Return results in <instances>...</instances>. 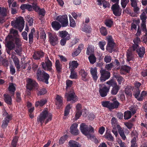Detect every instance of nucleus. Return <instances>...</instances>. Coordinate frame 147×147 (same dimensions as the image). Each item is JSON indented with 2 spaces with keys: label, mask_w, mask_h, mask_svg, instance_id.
<instances>
[{
  "label": "nucleus",
  "mask_w": 147,
  "mask_h": 147,
  "mask_svg": "<svg viewBox=\"0 0 147 147\" xmlns=\"http://www.w3.org/2000/svg\"><path fill=\"white\" fill-rule=\"evenodd\" d=\"M80 129L82 133L86 136L88 139L95 143L99 142L98 139L95 136L91 134V133L94 132V128L91 126H88L84 123H82L80 125Z\"/></svg>",
  "instance_id": "1"
},
{
  "label": "nucleus",
  "mask_w": 147,
  "mask_h": 147,
  "mask_svg": "<svg viewBox=\"0 0 147 147\" xmlns=\"http://www.w3.org/2000/svg\"><path fill=\"white\" fill-rule=\"evenodd\" d=\"M52 118V114L48 111L47 109H46L42 112L39 117L37 118V121L38 123H40L42 125L44 122L46 124L51 121Z\"/></svg>",
  "instance_id": "2"
},
{
  "label": "nucleus",
  "mask_w": 147,
  "mask_h": 147,
  "mask_svg": "<svg viewBox=\"0 0 147 147\" xmlns=\"http://www.w3.org/2000/svg\"><path fill=\"white\" fill-rule=\"evenodd\" d=\"M50 77L49 74L45 71H42L41 70L38 69L37 71L36 78L38 81H42L48 84V80Z\"/></svg>",
  "instance_id": "3"
},
{
  "label": "nucleus",
  "mask_w": 147,
  "mask_h": 147,
  "mask_svg": "<svg viewBox=\"0 0 147 147\" xmlns=\"http://www.w3.org/2000/svg\"><path fill=\"white\" fill-rule=\"evenodd\" d=\"M24 22L23 18L20 17L17 18L15 21H12L11 25L14 28L18 29L20 32H21L24 28Z\"/></svg>",
  "instance_id": "4"
},
{
  "label": "nucleus",
  "mask_w": 147,
  "mask_h": 147,
  "mask_svg": "<svg viewBox=\"0 0 147 147\" xmlns=\"http://www.w3.org/2000/svg\"><path fill=\"white\" fill-rule=\"evenodd\" d=\"M45 63L42 62L41 65L42 67L45 70L52 71V63L48 57H46L45 60Z\"/></svg>",
  "instance_id": "5"
},
{
  "label": "nucleus",
  "mask_w": 147,
  "mask_h": 147,
  "mask_svg": "<svg viewBox=\"0 0 147 147\" xmlns=\"http://www.w3.org/2000/svg\"><path fill=\"white\" fill-rule=\"evenodd\" d=\"M99 92L102 97L106 96L107 93L109 92L110 86L107 87L104 84H99Z\"/></svg>",
  "instance_id": "6"
},
{
  "label": "nucleus",
  "mask_w": 147,
  "mask_h": 147,
  "mask_svg": "<svg viewBox=\"0 0 147 147\" xmlns=\"http://www.w3.org/2000/svg\"><path fill=\"white\" fill-rule=\"evenodd\" d=\"M100 72V80L101 82L105 81L106 80L109 79L110 77V73L104 69H101Z\"/></svg>",
  "instance_id": "7"
},
{
  "label": "nucleus",
  "mask_w": 147,
  "mask_h": 147,
  "mask_svg": "<svg viewBox=\"0 0 147 147\" xmlns=\"http://www.w3.org/2000/svg\"><path fill=\"white\" fill-rule=\"evenodd\" d=\"M108 43L107 46V50L110 53H112L113 50L115 43L113 40L111 36H109L107 37Z\"/></svg>",
  "instance_id": "8"
},
{
  "label": "nucleus",
  "mask_w": 147,
  "mask_h": 147,
  "mask_svg": "<svg viewBox=\"0 0 147 147\" xmlns=\"http://www.w3.org/2000/svg\"><path fill=\"white\" fill-rule=\"evenodd\" d=\"M3 115L5 117L3 121L1 127L3 128H5L7 127L9 121L11 120V117L6 111L4 112Z\"/></svg>",
  "instance_id": "9"
},
{
  "label": "nucleus",
  "mask_w": 147,
  "mask_h": 147,
  "mask_svg": "<svg viewBox=\"0 0 147 147\" xmlns=\"http://www.w3.org/2000/svg\"><path fill=\"white\" fill-rule=\"evenodd\" d=\"M65 97L67 99V101H72L73 102H76L78 100L75 94L72 91H70L68 93H66L65 95Z\"/></svg>",
  "instance_id": "10"
},
{
  "label": "nucleus",
  "mask_w": 147,
  "mask_h": 147,
  "mask_svg": "<svg viewBox=\"0 0 147 147\" xmlns=\"http://www.w3.org/2000/svg\"><path fill=\"white\" fill-rule=\"evenodd\" d=\"M56 20L61 23L63 27H65L68 25L67 17L66 15L59 16L57 17Z\"/></svg>",
  "instance_id": "11"
},
{
  "label": "nucleus",
  "mask_w": 147,
  "mask_h": 147,
  "mask_svg": "<svg viewBox=\"0 0 147 147\" xmlns=\"http://www.w3.org/2000/svg\"><path fill=\"white\" fill-rule=\"evenodd\" d=\"M5 40L7 42L6 46L8 49L10 50L13 49L15 48V45L12 41V36L8 35L6 38Z\"/></svg>",
  "instance_id": "12"
},
{
  "label": "nucleus",
  "mask_w": 147,
  "mask_h": 147,
  "mask_svg": "<svg viewBox=\"0 0 147 147\" xmlns=\"http://www.w3.org/2000/svg\"><path fill=\"white\" fill-rule=\"evenodd\" d=\"M48 34L49 41L50 44L53 46H55L58 43V38L57 36L50 33Z\"/></svg>",
  "instance_id": "13"
},
{
  "label": "nucleus",
  "mask_w": 147,
  "mask_h": 147,
  "mask_svg": "<svg viewBox=\"0 0 147 147\" xmlns=\"http://www.w3.org/2000/svg\"><path fill=\"white\" fill-rule=\"evenodd\" d=\"M27 88L30 90L36 87L37 84L34 80L30 78H28L27 80Z\"/></svg>",
  "instance_id": "14"
},
{
  "label": "nucleus",
  "mask_w": 147,
  "mask_h": 147,
  "mask_svg": "<svg viewBox=\"0 0 147 147\" xmlns=\"http://www.w3.org/2000/svg\"><path fill=\"white\" fill-rule=\"evenodd\" d=\"M113 14L116 16H119L121 13V9L118 3L113 5L111 7Z\"/></svg>",
  "instance_id": "15"
},
{
  "label": "nucleus",
  "mask_w": 147,
  "mask_h": 147,
  "mask_svg": "<svg viewBox=\"0 0 147 147\" xmlns=\"http://www.w3.org/2000/svg\"><path fill=\"white\" fill-rule=\"evenodd\" d=\"M78 124L76 123H73L70 128V132L74 135H77L79 134V131L77 128Z\"/></svg>",
  "instance_id": "16"
},
{
  "label": "nucleus",
  "mask_w": 147,
  "mask_h": 147,
  "mask_svg": "<svg viewBox=\"0 0 147 147\" xmlns=\"http://www.w3.org/2000/svg\"><path fill=\"white\" fill-rule=\"evenodd\" d=\"M90 71L93 80L95 82L98 78L96 68L95 67L91 68L90 69Z\"/></svg>",
  "instance_id": "17"
},
{
  "label": "nucleus",
  "mask_w": 147,
  "mask_h": 147,
  "mask_svg": "<svg viewBox=\"0 0 147 147\" xmlns=\"http://www.w3.org/2000/svg\"><path fill=\"white\" fill-rule=\"evenodd\" d=\"M59 36L63 38L66 39L67 40H69L70 39L69 34L65 31H62L59 32Z\"/></svg>",
  "instance_id": "18"
},
{
  "label": "nucleus",
  "mask_w": 147,
  "mask_h": 147,
  "mask_svg": "<svg viewBox=\"0 0 147 147\" xmlns=\"http://www.w3.org/2000/svg\"><path fill=\"white\" fill-rule=\"evenodd\" d=\"M63 98L62 97L58 95H56V105L57 106L58 108H59L63 104Z\"/></svg>",
  "instance_id": "19"
},
{
  "label": "nucleus",
  "mask_w": 147,
  "mask_h": 147,
  "mask_svg": "<svg viewBox=\"0 0 147 147\" xmlns=\"http://www.w3.org/2000/svg\"><path fill=\"white\" fill-rule=\"evenodd\" d=\"M13 61L14 63L15 66L18 70H19L20 68V60L16 56H13L12 58Z\"/></svg>",
  "instance_id": "20"
},
{
  "label": "nucleus",
  "mask_w": 147,
  "mask_h": 147,
  "mask_svg": "<svg viewBox=\"0 0 147 147\" xmlns=\"http://www.w3.org/2000/svg\"><path fill=\"white\" fill-rule=\"evenodd\" d=\"M44 55L42 51L35 52L33 55V58L36 60L39 59L42 57Z\"/></svg>",
  "instance_id": "21"
},
{
  "label": "nucleus",
  "mask_w": 147,
  "mask_h": 147,
  "mask_svg": "<svg viewBox=\"0 0 147 147\" xmlns=\"http://www.w3.org/2000/svg\"><path fill=\"white\" fill-rule=\"evenodd\" d=\"M80 74L82 76V80L84 81H86L88 80L87 73L83 69H81L79 71Z\"/></svg>",
  "instance_id": "22"
},
{
  "label": "nucleus",
  "mask_w": 147,
  "mask_h": 147,
  "mask_svg": "<svg viewBox=\"0 0 147 147\" xmlns=\"http://www.w3.org/2000/svg\"><path fill=\"white\" fill-rule=\"evenodd\" d=\"M35 11L38 13L39 15L44 16L45 11L44 9H41L36 4V7H35Z\"/></svg>",
  "instance_id": "23"
},
{
  "label": "nucleus",
  "mask_w": 147,
  "mask_h": 147,
  "mask_svg": "<svg viewBox=\"0 0 147 147\" xmlns=\"http://www.w3.org/2000/svg\"><path fill=\"white\" fill-rule=\"evenodd\" d=\"M134 57L133 52L130 50H128L127 52V60L128 61L132 60Z\"/></svg>",
  "instance_id": "24"
},
{
  "label": "nucleus",
  "mask_w": 147,
  "mask_h": 147,
  "mask_svg": "<svg viewBox=\"0 0 147 147\" xmlns=\"http://www.w3.org/2000/svg\"><path fill=\"white\" fill-rule=\"evenodd\" d=\"M51 26L53 28L56 30H58L61 27V25L59 23L56 21L53 22Z\"/></svg>",
  "instance_id": "25"
},
{
  "label": "nucleus",
  "mask_w": 147,
  "mask_h": 147,
  "mask_svg": "<svg viewBox=\"0 0 147 147\" xmlns=\"http://www.w3.org/2000/svg\"><path fill=\"white\" fill-rule=\"evenodd\" d=\"M78 64L77 61H70L69 63V68L70 70H73L78 67Z\"/></svg>",
  "instance_id": "26"
},
{
  "label": "nucleus",
  "mask_w": 147,
  "mask_h": 147,
  "mask_svg": "<svg viewBox=\"0 0 147 147\" xmlns=\"http://www.w3.org/2000/svg\"><path fill=\"white\" fill-rule=\"evenodd\" d=\"M136 52L140 57H142L145 53V48L143 47H142L139 49H137L136 50Z\"/></svg>",
  "instance_id": "27"
},
{
  "label": "nucleus",
  "mask_w": 147,
  "mask_h": 147,
  "mask_svg": "<svg viewBox=\"0 0 147 147\" xmlns=\"http://www.w3.org/2000/svg\"><path fill=\"white\" fill-rule=\"evenodd\" d=\"M4 100L7 104L10 105L12 103V99L11 97L8 95L4 94Z\"/></svg>",
  "instance_id": "28"
},
{
  "label": "nucleus",
  "mask_w": 147,
  "mask_h": 147,
  "mask_svg": "<svg viewBox=\"0 0 147 147\" xmlns=\"http://www.w3.org/2000/svg\"><path fill=\"white\" fill-rule=\"evenodd\" d=\"M69 147H80V145L77 142L74 140H70L69 142Z\"/></svg>",
  "instance_id": "29"
},
{
  "label": "nucleus",
  "mask_w": 147,
  "mask_h": 147,
  "mask_svg": "<svg viewBox=\"0 0 147 147\" xmlns=\"http://www.w3.org/2000/svg\"><path fill=\"white\" fill-rule=\"evenodd\" d=\"M120 88V86L117 85L113 87L111 90V93L114 95L116 94Z\"/></svg>",
  "instance_id": "30"
},
{
  "label": "nucleus",
  "mask_w": 147,
  "mask_h": 147,
  "mask_svg": "<svg viewBox=\"0 0 147 147\" xmlns=\"http://www.w3.org/2000/svg\"><path fill=\"white\" fill-rule=\"evenodd\" d=\"M129 67L128 66H123L121 67L120 70V72L122 74H125L129 70Z\"/></svg>",
  "instance_id": "31"
},
{
  "label": "nucleus",
  "mask_w": 147,
  "mask_h": 147,
  "mask_svg": "<svg viewBox=\"0 0 147 147\" xmlns=\"http://www.w3.org/2000/svg\"><path fill=\"white\" fill-rule=\"evenodd\" d=\"M0 14L3 17L7 16L8 12L7 9L4 7H0Z\"/></svg>",
  "instance_id": "32"
},
{
  "label": "nucleus",
  "mask_w": 147,
  "mask_h": 147,
  "mask_svg": "<svg viewBox=\"0 0 147 147\" xmlns=\"http://www.w3.org/2000/svg\"><path fill=\"white\" fill-rule=\"evenodd\" d=\"M15 88L12 83H10L9 86V90L11 94L13 95L15 91Z\"/></svg>",
  "instance_id": "33"
},
{
  "label": "nucleus",
  "mask_w": 147,
  "mask_h": 147,
  "mask_svg": "<svg viewBox=\"0 0 147 147\" xmlns=\"http://www.w3.org/2000/svg\"><path fill=\"white\" fill-rule=\"evenodd\" d=\"M55 64L57 70L58 72H59L62 69V65L60 63L59 61L58 60L56 61Z\"/></svg>",
  "instance_id": "34"
},
{
  "label": "nucleus",
  "mask_w": 147,
  "mask_h": 147,
  "mask_svg": "<svg viewBox=\"0 0 147 147\" xmlns=\"http://www.w3.org/2000/svg\"><path fill=\"white\" fill-rule=\"evenodd\" d=\"M146 96H147V91H143L141 92L139 98H138V100L139 101H142Z\"/></svg>",
  "instance_id": "35"
},
{
  "label": "nucleus",
  "mask_w": 147,
  "mask_h": 147,
  "mask_svg": "<svg viewBox=\"0 0 147 147\" xmlns=\"http://www.w3.org/2000/svg\"><path fill=\"white\" fill-rule=\"evenodd\" d=\"M114 77L117 79L119 84H121L122 82H124L123 78L118 75H115Z\"/></svg>",
  "instance_id": "36"
},
{
  "label": "nucleus",
  "mask_w": 147,
  "mask_h": 147,
  "mask_svg": "<svg viewBox=\"0 0 147 147\" xmlns=\"http://www.w3.org/2000/svg\"><path fill=\"white\" fill-rule=\"evenodd\" d=\"M88 59L90 63L94 64L96 61V58L94 55H91L88 57Z\"/></svg>",
  "instance_id": "37"
},
{
  "label": "nucleus",
  "mask_w": 147,
  "mask_h": 147,
  "mask_svg": "<svg viewBox=\"0 0 147 147\" xmlns=\"http://www.w3.org/2000/svg\"><path fill=\"white\" fill-rule=\"evenodd\" d=\"M105 24L109 28H111L113 24V21L112 19H106L105 21Z\"/></svg>",
  "instance_id": "38"
},
{
  "label": "nucleus",
  "mask_w": 147,
  "mask_h": 147,
  "mask_svg": "<svg viewBox=\"0 0 147 147\" xmlns=\"http://www.w3.org/2000/svg\"><path fill=\"white\" fill-rule=\"evenodd\" d=\"M131 117V113L129 111H127L124 113V118L125 119H128Z\"/></svg>",
  "instance_id": "39"
},
{
  "label": "nucleus",
  "mask_w": 147,
  "mask_h": 147,
  "mask_svg": "<svg viewBox=\"0 0 147 147\" xmlns=\"http://www.w3.org/2000/svg\"><path fill=\"white\" fill-rule=\"evenodd\" d=\"M15 51L18 55L20 56L22 54V49L21 47L17 46L13 49Z\"/></svg>",
  "instance_id": "40"
},
{
  "label": "nucleus",
  "mask_w": 147,
  "mask_h": 147,
  "mask_svg": "<svg viewBox=\"0 0 147 147\" xmlns=\"http://www.w3.org/2000/svg\"><path fill=\"white\" fill-rule=\"evenodd\" d=\"M35 30L34 28L32 29L28 35L29 41L30 43H32V42L33 37V34Z\"/></svg>",
  "instance_id": "41"
},
{
  "label": "nucleus",
  "mask_w": 147,
  "mask_h": 147,
  "mask_svg": "<svg viewBox=\"0 0 147 147\" xmlns=\"http://www.w3.org/2000/svg\"><path fill=\"white\" fill-rule=\"evenodd\" d=\"M119 104V103L117 100H115L113 102H111V109L117 108Z\"/></svg>",
  "instance_id": "42"
},
{
  "label": "nucleus",
  "mask_w": 147,
  "mask_h": 147,
  "mask_svg": "<svg viewBox=\"0 0 147 147\" xmlns=\"http://www.w3.org/2000/svg\"><path fill=\"white\" fill-rule=\"evenodd\" d=\"M46 102V100L45 99H42L40 101H38L36 102L35 106L37 107L38 106H43Z\"/></svg>",
  "instance_id": "43"
},
{
  "label": "nucleus",
  "mask_w": 147,
  "mask_h": 147,
  "mask_svg": "<svg viewBox=\"0 0 147 147\" xmlns=\"http://www.w3.org/2000/svg\"><path fill=\"white\" fill-rule=\"evenodd\" d=\"M72 105H68L66 107L65 110L64 112V116H66L69 114L70 110L72 107Z\"/></svg>",
  "instance_id": "44"
},
{
  "label": "nucleus",
  "mask_w": 147,
  "mask_h": 147,
  "mask_svg": "<svg viewBox=\"0 0 147 147\" xmlns=\"http://www.w3.org/2000/svg\"><path fill=\"white\" fill-rule=\"evenodd\" d=\"M100 31L101 34L105 36L107 34V31L106 28L102 26L100 29Z\"/></svg>",
  "instance_id": "45"
},
{
  "label": "nucleus",
  "mask_w": 147,
  "mask_h": 147,
  "mask_svg": "<svg viewBox=\"0 0 147 147\" xmlns=\"http://www.w3.org/2000/svg\"><path fill=\"white\" fill-rule=\"evenodd\" d=\"M106 84L108 85L111 86L113 87L117 85V82L114 80L111 79L106 82Z\"/></svg>",
  "instance_id": "46"
},
{
  "label": "nucleus",
  "mask_w": 147,
  "mask_h": 147,
  "mask_svg": "<svg viewBox=\"0 0 147 147\" xmlns=\"http://www.w3.org/2000/svg\"><path fill=\"white\" fill-rule=\"evenodd\" d=\"M70 20V26L72 27L75 26L76 24L74 20L72 18L71 15H69Z\"/></svg>",
  "instance_id": "47"
},
{
  "label": "nucleus",
  "mask_w": 147,
  "mask_h": 147,
  "mask_svg": "<svg viewBox=\"0 0 147 147\" xmlns=\"http://www.w3.org/2000/svg\"><path fill=\"white\" fill-rule=\"evenodd\" d=\"M102 105L104 107H106L111 109V102L109 101H103L102 102Z\"/></svg>",
  "instance_id": "48"
},
{
  "label": "nucleus",
  "mask_w": 147,
  "mask_h": 147,
  "mask_svg": "<svg viewBox=\"0 0 147 147\" xmlns=\"http://www.w3.org/2000/svg\"><path fill=\"white\" fill-rule=\"evenodd\" d=\"M18 139V137L17 136H16L14 137L11 142L12 146L13 147H16Z\"/></svg>",
  "instance_id": "49"
},
{
  "label": "nucleus",
  "mask_w": 147,
  "mask_h": 147,
  "mask_svg": "<svg viewBox=\"0 0 147 147\" xmlns=\"http://www.w3.org/2000/svg\"><path fill=\"white\" fill-rule=\"evenodd\" d=\"M118 132L122 139L125 140L126 138V137L124 134L123 129L122 128H120L118 130Z\"/></svg>",
  "instance_id": "50"
},
{
  "label": "nucleus",
  "mask_w": 147,
  "mask_h": 147,
  "mask_svg": "<svg viewBox=\"0 0 147 147\" xmlns=\"http://www.w3.org/2000/svg\"><path fill=\"white\" fill-rule=\"evenodd\" d=\"M105 137L109 140L113 141V137L111 134L109 133H106L105 135Z\"/></svg>",
  "instance_id": "51"
},
{
  "label": "nucleus",
  "mask_w": 147,
  "mask_h": 147,
  "mask_svg": "<svg viewBox=\"0 0 147 147\" xmlns=\"http://www.w3.org/2000/svg\"><path fill=\"white\" fill-rule=\"evenodd\" d=\"M71 70V75L70 77L71 79H76L77 78V75L76 72L74 71L73 70Z\"/></svg>",
  "instance_id": "52"
},
{
  "label": "nucleus",
  "mask_w": 147,
  "mask_h": 147,
  "mask_svg": "<svg viewBox=\"0 0 147 147\" xmlns=\"http://www.w3.org/2000/svg\"><path fill=\"white\" fill-rule=\"evenodd\" d=\"M105 45L106 42L104 41H100L98 43L99 47L103 51L104 50V47Z\"/></svg>",
  "instance_id": "53"
},
{
  "label": "nucleus",
  "mask_w": 147,
  "mask_h": 147,
  "mask_svg": "<svg viewBox=\"0 0 147 147\" xmlns=\"http://www.w3.org/2000/svg\"><path fill=\"white\" fill-rule=\"evenodd\" d=\"M129 2V0H121V4L122 7L125 8Z\"/></svg>",
  "instance_id": "54"
},
{
  "label": "nucleus",
  "mask_w": 147,
  "mask_h": 147,
  "mask_svg": "<svg viewBox=\"0 0 147 147\" xmlns=\"http://www.w3.org/2000/svg\"><path fill=\"white\" fill-rule=\"evenodd\" d=\"M111 57L108 55L105 56L104 58V61L106 63L110 62L111 61Z\"/></svg>",
  "instance_id": "55"
},
{
  "label": "nucleus",
  "mask_w": 147,
  "mask_h": 147,
  "mask_svg": "<svg viewBox=\"0 0 147 147\" xmlns=\"http://www.w3.org/2000/svg\"><path fill=\"white\" fill-rule=\"evenodd\" d=\"M10 32L11 34H13L14 36H16V37L18 36L19 35L17 30L12 28L10 29Z\"/></svg>",
  "instance_id": "56"
},
{
  "label": "nucleus",
  "mask_w": 147,
  "mask_h": 147,
  "mask_svg": "<svg viewBox=\"0 0 147 147\" xmlns=\"http://www.w3.org/2000/svg\"><path fill=\"white\" fill-rule=\"evenodd\" d=\"M142 29L144 32H147V30L146 28V22H142L141 25Z\"/></svg>",
  "instance_id": "57"
},
{
  "label": "nucleus",
  "mask_w": 147,
  "mask_h": 147,
  "mask_svg": "<svg viewBox=\"0 0 147 147\" xmlns=\"http://www.w3.org/2000/svg\"><path fill=\"white\" fill-rule=\"evenodd\" d=\"M140 19L142 20V22H146V13L144 12H143L140 16Z\"/></svg>",
  "instance_id": "58"
},
{
  "label": "nucleus",
  "mask_w": 147,
  "mask_h": 147,
  "mask_svg": "<svg viewBox=\"0 0 147 147\" xmlns=\"http://www.w3.org/2000/svg\"><path fill=\"white\" fill-rule=\"evenodd\" d=\"M15 43L17 46L21 47L22 45L20 40L17 37L15 38Z\"/></svg>",
  "instance_id": "59"
},
{
  "label": "nucleus",
  "mask_w": 147,
  "mask_h": 147,
  "mask_svg": "<svg viewBox=\"0 0 147 147\" xmlns=\"http://www.w3.org/2000/svg\"><path fill=\"white\" fill-rule=\"evenodd\" d=\"M136 140L135 138H133L131 140V147H137V145L136 143Z\"/></svg>",
  "instance_id": "60"
},
{
  "label": "nucleus",
  "mask_w": 147,
  "mask_h": 147,
  "mask_svg": "<svg viewBox=\"0 0 147 147\" xmlns=\"http://www.w3.org/2000/svg\"><path fill=\"white\" fill-rule=\"evenodd\" d=\"M140 91L139 89L136 90V91L134 92V95L135 97L138 100V98H139V95L140 93Z\"/></svg>",
  "instance_id": "61"
},
{
  "label": "nucleus",
  "mask_w": 147,
  "mask_h": 147,
  "mask_svg": "<svg viewBox=\"0 0 147 147\" xmlns=\"http://www.w3.org/2000/svg\"><path fill=\"white\" fill-rule=\"evenodd\" d=\"M131 136L133 137V138H135V140H136L138 139V134L136 130H133L132 132Z\"/></svg>",
  "instance_id": "62"
},
{
  "label": "nucleus",
  "mask_w": 147,
  "mask_h": 147,
  "mask_svg": "<svg viewBox=\"0 0 147 147\" xmlns=\"http://www.w3.org/2000/svg\"><path fill=\"white\" fill-rule=\"evenodd\" d=\"M113 66V64L112 63L107 64L105 66V68L108 70L111 69Z\"/></svg>",
  "instance_id": "63"
},
{
  "label": "nucleus",
  "mask_w": 147,
  "mask_h": 147,
  "mask_svg": "<svg viewBox=\"0 0 147 147\" xmlns=\"http://www.w3.org/2000/svg\"><path fill=\"white\" fill-rule=\"evenodd\" d=\"M80 53V51L77 49L75 51L72 53V56L73 57H75L78 55Z\"/></svg>",
  "instance_id": "64"
}]
</instances>
